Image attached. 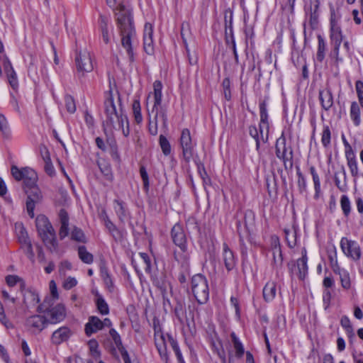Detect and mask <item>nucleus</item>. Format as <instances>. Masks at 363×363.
Here are the masks:
<instances>
[{
  "label": "nucleus",
  "instance_id": "1",
  "mask_svg": "<svg viewBox=\"0 0 363 363\" xmlns=\"http://www.w3.org/2000/svg\"><path fill=\"white\" fill-rule=\"evenodd\" d=\"M117 28L119 30L122 47L126 50L130 62L135 61L134 43L136 40V30L132 11L123 4L115 9Z\"/></svg>",
  "mask_w": 363,
  "mask_h": 363
},
{
  "label": "nucleus",
  "instance_id": "2",
  "mask_svg": "<svg viewBox=\"0 0 363 363\" xmlns=\"http://www.w3.org/2000/svg\"><path fill=\"white\" fill-rule=\"evenodd\" d=\"M11 171L16 180L23 182V189L27 195V213L33 218L35 204L40 203L43 199L42 193L36 184L37 173L30 167H26L20 169L15 165L11 167Z\"/></svg>",
  "mask_w": 363,
  "mask_h": 363
},
{
  "label": "nucleus",
  "instance_id": "3",
  "mask_svg": "<svg viewBox=\"0 0 363 363\" xmlns=\"http://www.w3.org/2000/svg\"><path fill=\"white\" fill-rule=\"evenodd\" d=\"M117 94L120 107L119 111H116L111 87L106 92V99L104 103L106 121L103 123V126L104 128L107 126L111 129L121 130L123 135L128 137L130 134L129 121L123 111L121 94L118 91H117Z\"/></svg>",
  "mask_w": 363,
  "mask_h": 363
},
{
  "label": "nucleus",
  "instance_id": "4",
  "mask_svg": "<svg viewBox=\"0 0 363 363\" xmlns=\"http://www.w3.org/2000/svg\"><path fill=\"white\" fill-rule=\"evenodd\" d=\"M35 225L38 235L45 245L51 251L55 250L58 246L56 233L48 218L44 215H38L35 219Z\"/></svg>",
  "mask_w": 363,
  "mask_h": 363
},
{
  "label": "nucleus",
  "instance_id": "5",
  "mask_svg": "<svg viewBox=\"0 0 363 363\" xmlns=\"http://www.w3.org/2000/svg\"><path fill=\"white\" fill-rule=\"evenodd\" d=\"M162 84L160 81L156 80L153 83V95H154V104L152 107L151 111L147 109L149 117H151V114L153 115V118L157 119L160 118L162 121V125L164 128H167V111L165 106L162 105Z\"/></svg>",
  "mask_w": 363,
  "mask_h": 363
},
{
  "label": "nucleus",
  "instance_id": "6",
  "mask_svg": "<svg viewBox=\"0 0 363 363\" xmlns=\"http://www.w3.org/2000/svg\"><path fill=\"white\" fill-rule=\"evenodd\" d=\"M191 289L199 304H205L209 300V286L207 278L202 274L191 277Z\"/></svg>",
  "mask_w": 363,
  "mask_h": 363
},
{
  "label": "nucleus",
  "instance_id": "7",
  "mask_svg": "<svg viewBox=\"0 0 363 363\" xmlns=\"http://www.w3.org/2000/svg\"><path fill=\"white\" fill-rule=\"evenodd\" d=\"M275 155L282 162L286 171H291L294 167V150L291 146H286L284 133L277 140Z\"/></svg>",
  "mask_w": 363,
  "mask_h": 363
},
{
  "label": "nucleus",
  "instance_id": "8",
  "mask_svg": "<svg viewBox=\"0 0 363 363\" xmlns=\"http://www.w3.org/2000/svg\"><path fill=\"white\" fill-rule=\"evenodd\" d=\"M179 145L182 148V157L186 165H189L190 162L196 157L195 147L196 143L192 140L190 130L188 128H184L182 130L179 138Z\"/></svg>",
  "mask_w": 363,
  "mask_h": 363
},
{
  "label": "nucleus",
  "instance_id": "9",
  "mask_svg": "<svg viewBox=\"0 0 363 363\" xmlns=\"http://www.w3.org/2000/svg\"><path fill=\"white\" fill-rule=\"evenodd\" d=\"M49 306V304H47V301L45 300L43 303L38 306L37 309L39 313H46L48 314V323L56 324L65 318L66 309L64 305L57 304L51 308H48Z\"/></svg>",
  "mask_w": 363,
  "mask_h": 363
},
{
  "label": "nucleus",
  "instance_id": "10",
  "mask_svg": "<svg viewBox=\"0 0 363 363\" xmlns=\"http://www.w3.org/2000/svg\"><path fill=\"white\" fill-rule=\"evenodd\" d=\"M75 65L77 68V74L81 80L85 75V73L91 72L94 69L92 59L90 53L86 50L76 52Z\"/></svg>",
  "mask_w": 363,
  "mask_h": 363
},
{
  "label": "nucleus",
  "instance_id": "11",
  "mask_svg": "<svg viewBox=\"0 0 363 363\" xmlns=\"http://www.w3.org/2000/svg\"><path fill=\"white\" fill-rule=\"evenodd\" d=\"M269 100V96H265L264 99H260L259 101L260 114V123L259 126L261 138L264 143H267L268 141V133L269 129V116L267 108Z\"/></svg>",
  "mask_w": 363,
  "mask_h": 363
},
{
  "label": "nucleus",
  "instance_id": "12",
  "mask_svg": "<svg viewBox=\"0 0 363 363\" xmlns=\"http://www.w3.org/2000/svg\"><path fill=\"white\" fill-rule=\"evenodd\" d=\"M342 32L340 26H333L330 29V44L333 46V50L330 55L335 58L336 62L342 61V58L339 57V50L340 45L342 42Z\"/></svg>",
  "mask_w": 363,
  "mask_h": 363
},
{
  "label": "nucleus",
  "instance_id": "13",
  "mask_svg": "<svg viewBox=\"0 0 363 363\" xmlns=\"http://www.w3.org/2000/svg\"><path fill=\"white\" fill-rule=\"evenodd\" d=\"M320 5V1L319 0H309V4L304 6L306 16L308 18L309 26L313 30L318 28Z\"/></svg>",
  "mask_w": 363,
  "mask_h": 363
},
{
  "label": "nucleus",
  "instance_id": "14",
  "mask_svg": "<svg viewBox=\"0 0 363 363\" xmlns=\"http://www.w3.org/2000/svg\"><path fill=\"white\" fill-rule=\"evenodd\" d=\"M340 247L347 257L353 259L358 260L361 257V249L356 241L348 240L347 238H342L340 240Z\"/></svg>",
  "mask_w": 363,
  "mask_h": 363
},
{
  "label": "nucleus",
  "instance_id": "15",
  "mask_svg": "<svg viewBox=\"0 0 363 363\" xmlns=\"http://www.w3.org/2000/svg\"><path fill=\"white\" fill-rule=\"evenodd\" d=\"M47 318L41 315H33L26 320V327L32 333H40L48 325Z\"/></svg>",
  "mask_w": 363,
  "mask_h": 363
},
{
  "label": "nucleus",
  "instance_id": "16",
  "mask_svg": "<svg viewBox=\"0 0 363 363\" xmlns=\"http://www.w3.org/2000/svg\"><path fill=\"white\" fill-rule=\"evenodd\" d=\"M171 238L175 245L179 248L187 246L186 236L184 228L180 223H176L171 230Z\"/></svg>",
  "mask_w": 363,
  "mask_h": 363
},
{
  "label": "nucleus",
  "instance_id": "17",
  "mask_svg": "<svg viewBox=\"0 0 363 363\" xmlns=\"http://www.w3.org/2000/svg\"><path fill=\"white\" fill-rule=\"evenodd\" d=\"M152 37L153 27L151 23H146L144 27L143 48L145 52L149 55H153L155 52Z\"/></svg>",
  "mask_w": 363,
  "mask_h": 363
},
{
  "label": "nucleus",
  "instance_id": "18",
  "mask_svg": "<svg viewBox=\"0 0 363 363\" xmlns=\"http://www.w3.org/2000/svg\"><path fill=\"white\" fill-rule=\"evenodd\" d=\"M113 208L121 223H124L126 220L130 218V212L126 203L123 201L121 199H115L113 201Z\"/></svg>",
  "mask_w": 363,
  "mask_h": 363
},
{
  "label": "nucleus",
  "instance_id": "19",
  "mask_svg": "<svg viewBox=\"0 0 363 363\" xmlns=\"http://www.w3.org/2000/svg\"><path fill=\"white\" fill-rule=\"evenodd\" d=\"M179 250V252H174V257L180 265L181 269L190 271V252L187 250V246Z\"/></svg>",
  "mask_w": 363,
  "mask_h": 363
},
{
  "label": "nucleus",
  "instance_id": "20",
  "mask_svg": "<svg viewBox=\"0 0 363 363\" xmlns=\"http://www.w3.org/2000/svg\"><path fill=\"white\" fill-rule=\"evenodd\" d=\"M72 334V331L68 327H60L52 333L51 335V342L53 345H59L61 343L67 341Z\"/></svg>",
  "mask_w": 363,
  "mask_h": 363
},
{
  "label": "nucleus",
  "instance_id": "21",
  "mask_svg": "<svg viewBox=\"0 0 363 363\" xmlns=\"http://www.w3.org/2000/svg\"><path fill=\"white\" fill-rule=\"evenodd\" d=\"M59 219L60 222V228L59 230V237L61 240H64L69 233V215L64 208L60 210Z\"/></svg>",
  "mask_w": 363,
  "mask_h": 363
},
{
  "label": "nucleus",
  "instance_id": "22",
  "mask_svg": "<svg viewBox=\"0 0 363 363\" xmlns=\"http://www.w3.org/2000/svg\"><path fill=\"white\" fill-rule=\"evenodd\" d=\"M102 329V320L97 316H90L84 326L85 333L89 337Z\"/></svg>",
  "mask_w": 363,
  "mask_h": 363
},
{
  "label": "nucleus",
  "instance_id": "23",
  "mask_svg": "<svg viewBox=\"0 0 363 363\" xmlns=\"http://www.w3.org/2000/svg\"><path fill=\"white\" fill-rule=\"evenodd\" d=\"M155 345L159 352L161 359L167 363L169 355L167 350V343L164 334L154 336Z\"/></svg>",
  "mask_w": 363,
  "mask_h": 363
},
{
  "label": "nucleus",
  "instance_id": "24",
  "mask_svg": "<svg viewBox=\"0 0 363 363\" xmlns=\"http://www.w3.org/2000/svg\"><path fill=\"white\" fill-rule=\"evenodd\" d=\"M223 259L225 267L228 272L235 267L236 261L234 253L225 243L223 244Z\"/></svg>",
  "mask_w": 363,
  "mask_h": 363
},
{
  "label": "nucleus",
  "instance_id": "25",
  "mask_svg": "<svg viewBox=\"0 0 363 363\" xmlns=\"http://www.w3.org/2000/svg\"><path fill=\"white\" fill-rule=\"evenodd\" d=\"M319 100L322 108L328 111L333 105V97L330 89L319 91Z\"/></svg>",
  "mask_w": 363,
  "mask_h": 363
},
{
  "label": "nucleus",
  "instance_id": "26",
  "mask_svg": "<svg viewBox=\"0 0 363 363\" xmlns=\"http://www.w3.org/2000/svg\"><path fill=\"white\" fill-rule=\"evenodd\" d=\"M335 186L340 191H345L347 189V174L344 166H341L340 172H337L334 175Z\"/></svg>",
  "mask_w": 363,
  "mask_h": 363
},
{
  "label": "nucleus",
  "instance_id": "27",
  "mask_svg": "<svg viewBox=\"0 0 363 363\" xmlns=\"http://www.w3.org/2000/svg\"><path fill=\"white\" fill-rule=\"evenodd\" d=\"M194 161L197 167L198 173L203 181V185L204 186V189H206V186L211 185V178L208 177L206 171L204 164L201 162L198 155H196V157L194 158Z\"/></svg>",
  "mask_w": 363,
  "mask_h": 363
},
{
  "label": "nucleus",
  "instance_id": "28",
  "mask_svg": "<svg viewBox=\"0 0 363 363\" xmlns=\"http://www.w3.org/2000/svg\"><path fill=\"white\" fill-rule=\"evenodd\" d=\"M345 157L347 160V164L350 169L351 175L354 178H357L359 177V168L355 153L352 152L346 155Z\"/></svg>",
  "mask_w": 363,
  "mask_h": 363
},
{
  "label": "nucleus",
  "instance_id": "29",
  "mask_svg": "<svg viewBox=\"0 0 363 363\" xmlns=\"http://www.w3.org/2000/svg\"><path fill=\"white\" fill-rule=\"evenodd\" d=\"M277 286L275 282H267L263 289V298L265 301H272L276 296Z\"/></svg>",
  "mask_w": 363,
  "mask_h": 363
},
{
  "label": "nucleus",
  "instance_id": "30",
  "mask_svg": "<svg viewBox=\"0 0 363 363\" xmlns=\"http://www.w3.org/2000/svg\"><path fill=\"white\" fill-rule=\"evenodd\" d=\"M308 258L306 256V252L304 250L303 252L302 257L298 259L296 264L298 269V277L299 279H303L308 272V265H307Z\"/></svg>",
  "mask_w": 363,
  "mask_h": 363
},
{
  "label": "nucleus",
  "instance_id": "31",
  "mask_svg": "<svg viewBox=\"0 0 363 363\" xmlns=\"http://www.w3.org/2000/svg\"><path fill=\"white\" fill-rule=\"evenodd\" d=\"M230 337L233 344L235 357L238 359L242 358L245 354V349L242 343L233 332L230 334Z\"/></svg>",
  "mask_w": 363,
  "mask_h": 363
},
{
  "label": "nucleus",
  "instance_id": "32",
  "mask_svg": "<svg viewBox=\"0 0 363 363\" xmlns=\"http://www.w3.org/2000/svg\"><path fill=\"white\" fill-rule=\"evenodd\" d=\"M237 225V232L239 235V241L240 244L242 247H245V242L244 240L245 238H248L250 237V230L249 228L247 223H245V225L242 227V223L240 220H238L236 222Z\"/></svg>",
  "mask_w": 363,
  "mask_h": 363
},
{
  "label": "nucleus",
  "instance_id": "33",
  "mask_svg": "<svg viewBox=\"0 0 363 363\" xmlns=\"http://www.w3.org/2000/svg\"><path fill=\"white\" fill-rule=\"evenodd\" d=\"M272 267L273 269L276 271V273L278 274L282 269L283 267V254L282 250H279V252H272Z\"/></svg>",
  "mask_w": 363,
  "mask_h": 363
},
{
  "label": "nucleus",
  "instance_id": "34",
  "mask_svg": "<svg viewBox=\"0 0 363 363\" xmlns=\"http://www.w3.org/2000/svg\"><path fill=\"white\" fill-rule=\"evenodd\" d=\"M96 306L98 311L101 315H108L109 313V307L104 297L96 293V300H95Z\"/></svg>",
  "mask_w": 363,
  "mask_h": 363
},
{
  "label": "nucleus",
  "instance_id": "35",
  "mask_svg": "<svg viewBox=\"0 0 363 363\" xmlns=\"http://www.w3.org/2000/svg\"><path fill=\"white\" fill-rule=\"evenodd\" d=\"M350 118L355 126H359L361 123L360 108L356 101H353L350 106Z\"/></svg>",
  "mask_w": 363,
  "mask_h": 363
},
{
  "label": "nucleus",
  "instance_id": "36",
  "mask_svg": "<svg viewBox=\"0 0 363 363\" xmlns=\"http://www.w3.org/2000/svg\"><path fill=\"white\" fill-rule=\"evenodd\" d=\"M15 230L18 240L21 245L30 240L28 233L22 223H16Z\"/></svg>",
  "mask_w": 363,
  "mask_h": 363
},
{
  "label": "nucleus",
  "instance_id": "37",
  "mask_svg": "<svg viewBox=\"0 0 363 363\" xmlns=\"http://www.w3.org/2000/svg\"><path fill=\"white\" fill-rule=\"evenodd\" d=\"M79 258L85 264H90L94 261V256L91 253L87 251L84 245L79 246L78 247Z\"/></svg>",
  "mask_w": 363,
  "mask_h": 363
},
{
  "label": "nucleus",
  "instance_id": "38",
  "mask_svg": "<svg viewBox=\"0 0 363 363\" xmlns=\"http://www.w3.org/2000/svg\"><path fill=\"white\" fill-rule=\"evenodd\" d=\"M318 50L316 53V60L319 62H322L325 58V53L326 50V43L324 38L320 35H318Z\"/></svg>",
  "mask_w": 363,
  "mask_h": 363
},
{
  "label": "nucleus",
  "instance_id": "39",
  "mask_svg": "<svg viewBox=\"0 0 363 363\" xmlns=\"http://www.w3.org/2000/svg\"><path fill=\"white\" fill-rule=\"evenodd\" d=\"M70 238L72 240L78 242L86 243L87 242L83 230L77 226H74L72 228L70 233Z\"/></svg>",
  "mask_w": 363,
  "mask_h": 363
},
{
  "label": "nucleus",
  "instance_id": "40",
  "mask_svg": "<svg viewBox=\"0 0 363 363\" xmlns=\"http://www.w3.org/2000/svg\"><path fill=\"white\" fill-rule=\"evenodd\" d=\"M107 143L109 145V153L111 157V158L116 162L117 163L120 164L121 162V156L118 152V148L117 143L115 140H107Z\"/></svg>",
  "mask_w": 363,
  "mask_h": 363
},
{
  "label": "nucleus",
  "instance_id": "41",
  "mask_svg": "<svg viewBox=\"0 0 363 363\" xmlns=\"http://www.w3.org/2000/svg\"><path fill=\"white\" fill-rule=\"evenodd\" d=\"M24 301L28 302L31 306H35L40 302L38 294L34 289H28L24 296Z\"/></svg>",
  "mask_w": 363,
  "mask_h": 363
},
{
  "label": "nucleus",
  "instance_id": "42",
  "mask_svg": "<svg viewBox=\"0 0 363 363\" xmlns=\"http://www.w3.org/2000/svg\"><path fill=\"white\" fill-rule=\"evenodd\" d=\"M310 173L311 174L313 182L314 184L315 189V197H318L319 194L320 193V179L319 175L318 174L315 167L311 166L309 169Z\"/></svg>",
  "mask_w": 363,
  "mask_h": 363
},
{
  "label": "nucleus",
  "instance_id": "43",
  "mask_svg": "<svg viewBox=\"0 0 363 363\" xmlns=\"http://www.w3.org/2000/svg\"><path fill=\"white\" fill-rule=\"evenodd\" d=\"M321 143L324 147L328 148L331 143V131L328 125H323V132L321 133Z\"/></svg>",
  "mask_w": 363,
  "mask_h": 363
},
{
  "label": "nucleus",
  "instance_id": "44",
  "mask_svg": "<svg viewBox=\"0 0 363 363\" xmlns=\"http://www.w3.org/2000/svg\"><path fill=\"white\" fill-rule=\"evenodd\" d=\"M340 324L342 328L345 329L349 338H352L354 336V330L350 323L349 318L346 315H343L340 320Z\"/></svg>",
  "mask_w": 363,
  "mask_h": 363
},
{
  "label": "nucleus",
  "instance_id": "45",
  "mask_svg": "<svg viewBox=\"0 0 363 363\" xmlns=\"http://www.w3.org/2000/svg\"><path fill=\"white\" fill-rule=\"evenodd\" d=\"M296 174L298 176L297 184L300 193L302 194L306 192L307 188L306 179L303 173L301 172L300 167L298 166L296 167Z\"/></svg>",
  "mask_w": 363,
  "mask_h": 363
},
{
  "label": "nucleus",
  "instance_id": "46",
  "mask_svg": "<svg viewBox=\"0 0 363 363\" xmlns=\"http://www.w3.org/2000/svg\"><path fill=\"white\" fill-rule=\"evenodd\" d=\"M340 206L343 214L345 217H348L351 212V203L347 195H342L340 198Z\"/></svg>",
  "mask_w": 363,
  "mask_h": 363
},
{
  "label": "nucleus",
  "instance_id": "47",
  "mask_svg": "<svg viewBox=\"0 0 363 363\" xmlns=\"http://www.w3.org/2000/svg\"><path fill=\"white\" fill-rule=\"evenodd\" d=\"M133 112L135 122L139 124L143 121L141 106L138 99H135L133 103Z\"/></svg>",
  "mask_w": 363,
  "mask_h": 363
},
{
  "label": "nucleus",
  "instance_id": "48",
  "mask_svg": "<svg viewBox=\"0 0 363 363\" xmlns=\"http://www.w3.org/2000/svg\"><path fill=\"white\" fill-rule=\"evenodd\" d=\"M159 143L162 149V153L166 156L170 155L172 150L171 145L167 138L164 135H160Z\"/></svg>",
  "mask_w": 363,
  "mask_h": 363
},
{
  "label": "nucleus",
  "instance_id": "49",
  "mask_svg": "<svg viewBox=\"0 0 363 363\" xmlns=\"http://www.w3.org/2000/svg\"><path fill=\"white\" fill-rule=\"evenodd\" d=\"M285 234V239L287 245L289 248H293L296 245V231L291 232L289 229L284 230Z\"/></svg>",
  "mask_w": 363,
  "mask_h": 363
},
{
  "label": "nucleus",
  "instance_id": "50",
  "mask_svg": "<svg viewBox=\"0 0 363 363\" xmlns=\"http://www.w3.org/2000/svg\"><path fill=\"white\" fill-rule=\"evenodd\" d=\"M98 165L106 179L110 182H112L113 180V174L112 172L111 165L108 164H101L99 163L98 164Z\"/></svg>",
  "mask_w": 363,
  "mask_h": 363
},
{
  "label": "nucleus",
  "instance_id": "51",
  "mask_svg": "<svg viewBox=\"0 0 363 363\" xmlns=\"http://www.w3.org/2000/svg\"><path fill=\"white\" fill-rule=\"evenodd\" d=\"M233 11L230 9L225 10L224 14L225 29L229 28V34H230L231 35L233 28Z\"/></svg>",
  "mask_w": 363,
  "mask_h": 363
},
{
  "label": "nucleus",
  "instance_id": "52",
  "mask_svg": "<svg viewBox=\"0 0 363 363\" xmlns=\"http://www.w3.org/2000/svg\"><path fill=\"white\" fill-rule=\"evenodd\" d=\"M65 103L66 109L69 113H74L76 111V104L73 96L66 94L65 96Z\"/></svg>",
  "mask_w": 363,
  "mask_h": 363
},
{
  "label": "nucleus",
  "instance_id": "53",
  "mask_svg": "<svg viewBox=\"0 0 363 363\" xmlns=\"http://www.w3.org/2000/svg\"><path fill=\"white\" fill-rule=\"evenodd\" d=\"M0 130L5 138L10 136V130L6 117L3 114H0Z\"/></svg>",
  "mask_w": 363,
  "mask_h": 363
},
{
  "label": "nucleus",
  "instance_id": "54",
  "mask_svg": "<svg viewBox=\"0 0 363 363\" xmlns=\"http://www.w3.org/2000/svg\"><path fill=\"white\" fill-rule=\"evenodd\" d=\"M21 247L23 250L25 254L27 255L29 259H34L35 254L33 250V245L30 240L21 244Z\"/></svg>",
  "mask_w": 363,
  "mask_h": 363
},
{
  "label": "nucleus",
  "instance_id": "55",
  "mask_svg": "<svg viewBox=\"0 0 363 363\" xmlns=\"http://www.w3.org/2000/svg\"><path fill=\"white\" fill-rule=\"evenodd\" d=\"M140 174L143 180V189L147 191L149 190L150 182L147 172L144 165H140Z\"/></svg>",
  "mask_w": 363,
  "mask_h": 363
},
{
  "label": "nucleus",
  "instance_id": "56",
  "mask_svg": "<svg viewBox=\"0 0 363 363\" xmlns=\"http://www.w3.org/2000/svg\"><path fill=\"white\" fill-rule=\"evenodd\" d=\"M259 130L257 128L255 125H250L249 127V133L251 137H252L256 142V150L259 152L260 148V139L259 135Z\"/></svg>",
  "mask_w": 363,
  "mask_h": 363
},
{
  "label": "nucleus",
  "instance_id": "57",
  "mask_svg": "<svg viewBox=\"0 0 363 363\" xmlns=\"http://www.w3.org/2000/svg\"><path fill=\"white\" fill-rule=\"evenodd\" d=\"M109 335L111 337V338L118 350L119 348H121L122 347H123L121 335L118 334V333L114 328L110 329Z\"/></svg>",
  "mask_w": 363,
  "mask_h": 363
},
{
  "label": "nucleus",
  "instance_id": "58",
  "mask_svg": "<svg viewBox=\"0 0 363 363\" xmlns=\"http://www.w3.org/2000/svg\"><path fill=\"white\" fill-rule=\"evenodd\" d=\"M230 84V80L228 77L225 78L222 82L224 96L227 101H230L231 99Z\"/></svg>",
  "mask_w": 363,
  "mask_h": 363
},
{
  "label": "nucleus",
  "instance_id": "59",
  "mask_svg": "<svg viewBox=\"0 0 363 363\" xmlns=\"http://www.w3.org/2000/svg\"><path fill=\"white\" fill-rule=\"evenodd\" d=\"M88 345L92 357L95 359L99 358L100 357V352L98 350V342L96 340L92 339L89 341Z\"/></svg>",
  "mask_w": 363,
  "mask_h": 363
},
{
  "label": "nucleus",
  "instance_id": "60",
  "mask_svg": "<svg viewBox=\"0 0 363 363\" xmlns=\"http://www.w3.org/2000/svg\"><path fill=\"white\" fill-rule=\"evenodd\" d=\"M139 255L143 262L144 270L147 273H150L152 269L151 260L149 255L145 252H140Z\"/></svg>",
  "mask_w": 363,
  "mask_h": 363
},
{
  "label": "nucleus",
  "instance_id": "61",
  "mask_svg": "<svg viewBox=\"0 0 363 363\" xmlns=\"http://www.w3.org/2000/svg\"><path fill=\"white\" fill-rule=\"evenodd\" d=\"M270 246L272 252H279L281 250V247L279 241V238L277 235H272L270 238Z\"/></svg>",
  "mask_w": 363,
  "mask_h": 363
},
{
  "label": "nucleus",
  "instance_id": "62",
  "mask_svg": "<svg viewBox=\"0 0 363 363\" xmlns=\"http://www.w3.org/2000/svg\"><path fill=\"white\" fill-rule=\"evenodd\" d=\"M355 88L359 104L363 108V82L360 80L357 81L355 83Z\"/></svg>",
  "mask_w": 363,
  "mask_h": 363
},
{
  "label": "nucleus",
  "instance_id": "63",
  "mask_svg": "<svg viewBox=\"0 0 363 363\" xmlns=\"http://www.w3.org/2000/svg\"><path fill=\"white\" fill-rule=\"evenodd\" d=\"M149 133L152 135H156L157 134L158 130V120L152 118L151 117L149 118V125H148Z\"/></svg>",
  "mask_w": 363,
  "mask_h": 363
},
{
  "label": "nucleus",
  "instance_id": "64",
  "mask_svg": "<svg viewBox=\"0 0 363 363\" xmlns=\"http://www.w3.org/2000/svg\"><path fill=\"white\" fill-rule=\"evenodd\" d=\"M113 237V240L117 242H121L124 239V233L122 230H119L117 227L115 228L111 232L109 233Z\"/></svg>",
  "mask_w": 363,
  "mask_h": 363
}]
</instances>
